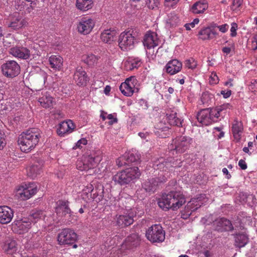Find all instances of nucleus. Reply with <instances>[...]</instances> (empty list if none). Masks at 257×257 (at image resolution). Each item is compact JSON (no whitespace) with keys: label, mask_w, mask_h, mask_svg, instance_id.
<instances>
[{"label":"nucleus","mask_w":257,"mask_h":257,"mask_svg":"<svg viewBox=\"0 0 257 257\" xmlns=\"http://www.w3.org/2000/svg\"><path fill=\"white\" fill-rule=\"evenodd\" d=\"M185 198L180 192L172 191L163 194L158 201L159 206L164 210L171 208L175 210L185 203Z\"/></svg>","instance_id":"1"},{"label":"nucleus","mask_w":257,"mask_h":257,"mask_svg":"<svg viewBox=\"0 0 257 257\" xmlns=\"http://www.w3.org/2000/svg\"><path fill=\"white\" fill-rule=\"evenodd\" d=\"M139 33L135 30L130 29L122 32L118 38V45L123 51H127L134 48L137 42Z\"/></svg>","instance_id":"2"},{"label":"nucleus","mask_w":257,"mask_h":257,"mask_svg":"<svg viewBox=\"0 0 257 257\" xmlns=\"http://www.w3.org/2000/svg\"><path fill=\"white\" fill-rule=\"evenodd\" d=\"M141 175L138 167L130 168L117 172L113 176L112 180L116 183L123 185L128 184L131 181L138 178Z\"/></svg>","instance_id":"3"},{"label":"nucleus","mask_w":257,"mask_h":257,"mask_svg":"<svg viewBox=\"0 0 257 257\" xmlns=\"http://www.w3.org/2000/svg\"><path fill=\"white\" fill-rule=\"evenodd\" d=\"M102 158L100 156H88L82 159L78 160L76 162L77 169L80 171H88L94 169L101 161Z\"/></svg>","instance_id":"4"},{"label":"nucleus","mask_w":257,"mask_h":257,"mask_svg":"<svg viewBox=\"0 0 257 257\" xmlns=\"http://www.w3.org/2000/svg\"><path fill=\"white\" fill-rule=\"evenodd\" d=\"M147 239L152 242H162L165 238V233L160 224H154L150 227L146 231Z\"/></svg>","instance_id":"5"},{"label":"nucleus","mask_w":257,"mask_h":257,"mask_svg":"<svg viewBox=\"0 0 257 257\" xmlns=\"http://www.w3.org/2000/svg\"><path fill=\"white\" fill-rule=\"evenodd\" d=\"M57 239L60 244H73L74 248L77 247V244H74L77 239V235L73 230L70 228L62 229L58 234Z\"/></svg>","instance_id":"6"},{"label":"nucleus","mask_w":257,"mask_h":257,"mask_svg":"<svg viewBox=\"0 0 257 257\" xmlns=\"http://www.w3.org/2000/svg\"><path fill=\"white\" fill-rule=\"evenodd\" d=\"M2 74L8 78H14L20 73V66L14 60L7 61L1 65Z\"/></svg>","instance_id":"7"},{"label":"nucleus","mask_w":257,"mask_h":257,"mask_svg":"<svg viewBox=\"0 0 257 257\" xmlns=\"http://www.w3.org/2000/svg\"><path fill=\"white\" fill-rule=\"evenodd\" d=\"M192 142V139L188 137L180 136L173 141L172 150H176L177 153H182L187 150Z\"/></svg>","instance_id":"8"},{"label":"nucleus","mask_w":257,"mask_h":257,"mask_svg":"<svg viewBox=\"0 0 257 257\" xmlns=\"http://www.w3.org/2000/svg\"><path fill=\"white\" fill-rule=\"evenodd\" d=\"M204 196V195H200L196 198H192L187 203L184 210L186 214H182V215L183 216V218H187L192 214V212L196 210L204 203L205 201H203V199H205Z\"/></svg>","instance_id":"9"},{"label":"nucleus","mask_w":257,"mask_h":257,"mask_svg":"<svg viewBox=\"0 0 257 257\" xmlns=\"http://www.w3.org/2000/svg\"><path fill=\"white\" fill-rule=\"evenodd\" d=\"M18 144L22 151L29 152L32 147V130L23 132L19 138Z\"/></svg>","instance_id":"10"},{"label":"nucleus","mask_w":257,"mask_h":257,"mask_svg":"<svg viewBox=\"0 0 257 257\" xmlns=\"http://www.w3.org/2000/svg\"><path fill=\"white\" fill-rule=\"evenodd\" d=\"M8 26L15 30H19L26 26L28 24L27 21L18 13H15L11 15L7 21Z\"/></svg>","instance_id":"11"},{"label":"nucleus","mask_w":257,"mask_h":257,"mask_svg":"<svg viewBox=\"0 0 257 257\" xmlns=\"http://www.w3.org/2000/svg\"><path fill=\"white\" fill-rule=\"evenodd\" d=\"M140 159V155L136 150L130 151L125 153L124 155L116 160V163L118 167H122L130 163L139 161Z\"/></svg>","instance_id":"12"},{"label":"nucleus","mask_w":257,"mask_h":257,"mask_svg":"<svg viewBox=\"0 0 257 257\" xmlns=\"http://www.w3.org/2000/svg\"><path fill=\"white\" fill-rule=\"evenodd\" d=\"M137 82V80L135 76L127 78L119 86L121 93L126 96H132L135 92Z\"/></svg>","instance_id":"13"},{"label":"nucleus","mask_w":257,"mask_h":257,"mask_svg":"<svg viewBox=\"0 0 257 257\" xmlns=\"http://www.w3.org/2000/svg\"><path fill=\"white\" fill-rule=\"evenodd\" d=\"M95 26L94 20L88 17H83L77 24L78 32L83 35L89 34Z\"/></svg>","instance_id":"14"},{"label":"nucleus","mask_w":257,"mask_h":257,"mask_svg":"<svg viewBox=\"0 0 257 257\" xmlns=\"http://www.w3.org/2000/svg\"><path fill=\"white\" fill-rule=\"evenodd\" d=\"M32 188L30 185H21L17 187L14 192V197L20 200H26L31 198Z\"/></svg>","instance_id":"15"},{"label":"nucleus","mask_w":257,"mask_h":257,"mask_svg":"<svg viewBox=\"0 0 257 257\" xmlns=\"http://www.w3.org/2000/svg\"><path fill=\"white\" fill-rule=\"evenodd\" d=\"M143 42L145 47L150 49L159 46L160 43V40L156 33L148 31L145 35Z\"/></svg>","instance_id":"16"},{"label":"nucleus","mask_w":257,"mask_h":257,"mask_svg":"<svg viewBox=\"0 0 257 257\" xmlns=\"http://www.w3.org/2000/svg\"><path fill=\"white\" fill-rule=\"evenodd\" d=\"M33 95L35 96L34 97L44 108H50L53 106L54 99L47 92L42 91L40 95V92L36 91V93L34 94Z\"/></svg>","instance_id":"17"},{"label":"nucleus","mask_w":257,"mask_h":257,"mask_svg":"<svg viewBox=\"0 0 257 257\" xmlns=\"http://www.w3.org/2000/svg\"><path fill=\"white\" fill-rule=\"evenodd\" d=\"M73 79L78 86H85L89 78L84 69L78 66L76 68L73 76Z\"/></svg>","instance_id":"18"},{"label":"nucleus","mask_w":257,"mask_h":257,"mask_svg":"<svg viewBox=\"0 0 257 257\" xmlns=\"http://www.w3.org/2000/svg\"><path fill=\"white\" fill-rule=\"evenodd\" d=\"M215 230L220 231H230L233 229V227L230 220L225 218H220L213 222Z\"/></svg>","instance_id":"19"},{"label":"nucleus","mask_w":257,"mask_h":257,"mask_svg":"<svg viewBox=\"0 0 257 257\" xmlns=\"http://www.w3.org/2000/svg\"><path fill=\"white\" fill-rule=\"evenodd\" d=\"M14 217V211L8 206H0V223H10Z\"/></svg>","instance_id":"20"},{"label":"nucleus","mask_w":257,"mask_h":257,"mask_svg":"<svg viewBox=\"0 0 257 257\" xmlns=\"http://www.w3.org/2000/svg\"><path fill=\"white\" fill-rule=\"evenodd\" d=\"M166 180V177L163 178L162 179H160L159 178H150L143 183L142 187L147 192H154L159 184L165 182Z\"/></svg>","instance_id":"21"},{"label":"nucleus","mask_w":257,"mask_h":257,"mask_svg":"<svg viewBox=\"0 0 257 257\" xmlns=\"http://www.w3.org/2000/svg\"><path fill=\"white\" fill-rule=\"evenodd\" d=\"M75 126L71 120L64 121L61 122L57 128V134L60 137H64L66 134L72 133Z\"/></svg>","instance_id":"22"},{"label":"nucleus","mask_w":257,"mask_h":257,"mask_svg":"<svg viewBox=\"0 0 257 257\" xmlns=\"http://www.w3.org/2000/svg\"><path fill=\"white\" fill-rule=\"evenodd\" d=\"M136 212L133 209L128 214L119 215L117 218V223L118 226L123 227L129 226L133 224L134 220V217L136 215Z\"/></svg>","instance_id":"23"},{"label":"nucleus","mask_w":257,"mask_h":257,"mask_svg":"<svg viewBox=\"0 0 257 257\" xmlns=\"http://www.w3.org/2000/svg\"><path fill=\"white\" fill-rule=\"evenodd\" d=\"M3 250L8 254H13L18 250V245L16 241L10 237L5 238L2 246Z\"/></svg>","instance_id":"24"},{"label":"nucleus","mask_w":257,"mask_h":257,"mask_svg":"<svg viewBox=\"0 0 257 257\" xmlns=\"http://www.w3.org/2000/svg\"><path fill=\"white\" fill-rule=\"evenodd\" d=\"M182 63L177 59H173L169 61L165 66V69L167 73L174 75L181 71Z\"/></svg>","instance_id":"25"},{"label":"nucleus","mask_w":257,"mask_h":257,"mask_svg":"<svg viewBox=\"0 0 257 257\" xmlns=\"http://www.w3.org/2000/svg\"><path fill=\"white\" fill-rule=\"evenodd\" d=\"M197 119L202 125H208L212 123L213 119L210 115V109L207 108L201 110L198 113Z\"/></svg>","instance_id":"26"},{"label":"nucleus","mask_w":257,"mask_h":257,"mask_svg":"<svg viewBox=\"0 0 257 257\" xmlns=\"http://www.w3.org/2000/svg\"><path fill=\"white\" fill-rule=\"evenodd\" d=\"M10 53L19 58L27 59L30 57V51L24 47H15L10 50Z\"/></svg>","instance_id":"27"},{"label":"nucleus","mask_w":257,"mask_h":257,"mask_svg":"<svg viewBox=\"0 0 257 257\" xmlns=\"http://www.w3.org/2000/svg\"><path fill=\"white\" fill-rule=\"evenodd\" d=\"M217 32L210 27H206L201 29L198 32V37L202 40L212 39L216 35Z\"/></svg>","instance_id":"28"},{"label":"nucleus","mask_w":257,"mask_h":257,"mask_svg":"<svg viewBox=\"0 0 257 257\" xmlns=\"http://www.w3.org/2000/svg\"><path fill=\"white\" fill-rule=\"evenodd\" d=\"M249 241L248 235L244 233H236L234 235V246L241 248L245 246Z\"/></svg>","instance_id":"29"},{"label":"nucleus","mask_w":257,"mask_h":257,"mask_svg":"<svg viewBox=\"0 0 257 257\" xmlns=\"http://www.w3.org/2000/svg\"><path fill=\"white\" fill-rule=\"evenodd\" d=\"M208 4L206 0H201L194 3L191 8V11L194 14H203L208 9Z\"/></svg>","instance_id":"30"},{"label":"nucleus","mask_w":257,"mask_h":257,"mask_svg":"<svg viewBox=\"0 0 257 257\" xmlns=\"http://www.w3.org/2000/svg\"><path fill=\"white\" fill-rule=\"evenodd\" d=\"M116 32L114 30L107 29L104 30L101 34L100 39L105 43L111 44L116 37Z\"/></svg>","instance_id":"31"},{"label":"nucleus","mask_w":257,"mask_h":257,"mask_svg":"<svg viewBox=\"0 0 257 257\" xmlns=\"http://www.w3.org/2000/svg\"><path fill=\"white\" fill-rule=\"evenodd\" d=\"M243 124L241 121L235 120L232 125V132L235 139L239 141L243 131Z\"/></svg>","instance_id":"32"},{"label":"nucleus","mask_w":257,"mask_h":257,"mask_svg":"<svg viewBox=\"0 0 257 257\" xmlns=\"http://www.w3.org/2000/svg\"><path fill=\"white\" fill-rule=\"evenodd\" d=\"M49 61L51 68L60 70L62 67L63 60L59 55H52L49 57Z\"/></svg>","instance_id":"33"},{"label":"nucleus","mask_w":257,"mask_h":257,"mask_svg":"<svg viewBox=\"0 0 257 257\" xmlns=\"http://www.w3.org/2000/svg\"><path fill=\"white\" fill-rule=\"evenodd\" d=\"M76 5L79 10L86 11L92 8L93 1L92 0H77Z\"/></svg>","instance_id":"34"},{"label":"nucleus","mask_w":257,"mask_h":257,"mask_svg":"<svg viewBox=\"0 0 257 257\" xmlns=\"http://www.w3.org/2000/svg\"><path fill=\"white\" fill-rule=\"evenodd\" d=\"M173 166L171 164V162H168L163 158H161L159 160L158 163L156 162V169L160 170L162 171L168 172L170 170V166Z\"/></svg>","instance_id":"35"},{"label":"nucleus","mask_w":257,"mask_h":257,"mask_svg":"<svg viewBox=\"0 0 257 257\" xmlns=\"http://www.w3.org/2000/svg\"><path fill=\"white\" fill-rule=\"evenodd\" d=\"M82 60L88 65L93 66L97 62L98 58L92 54H89L83 55Z\"/></svg>","instance_id":"36"},{"label":"nucleus","mask_w":257,"mask_h":257,"mask_svg":"<svg viewBox=\"0 0 257 257\" xmlns=\"http://www.w3.org/2000/svg\"><path fill=\"white\" fill-rule=\"evenodd\" d=\"M139 242L138 236L137 234H134L128 236L125 241V245L128 248H131L133 246H136L138 245Z\"/></svg>","instance_id":"37"},{"label":"nucleus","mask_w":257,"mask_h":257,"mask_svg":"<svg viewBox=\"0 0 257 257\" xmlns=\"http://www.w3.org/2000/svg\"><path fill=\"white\" fill-rule=\"evenodd\" d=\"M142 64V62L141 60L139 58H136L127 61L125 64V67L127 69L132 70L134 69L139 68L141 66Z\"/></svg>","instance_id":"38"},{"label":"nucleus","mask_w":257,"mask_h":257,"mask_svg":"<svg viewBox=\"0 0 257 257\" xmlns=\"http://www.w3.org/2000/svg\"><path fill=\"white\" fill-rule=\"evenodd\" d=\"M176 114V113L170 114L168 116L169 122L171 125L182 126L183 120L177 117Z\"/></svg>","instance_id":"39"},{"label":"nucleus","mask_w":257,"mask_h":257,"mask_svg":"<svg viewBox=\"0 0 257 257\" xmlns=\"http://www.w3.org/2000/svg\"><path fill=\"white\" fill-rule=\"evenodd\" d=\"M179 22V17L175 12L170 13L168 15L167 23L174 25Z\"/></svg>","instance_id":"40"},{"label":"nucleus","mask_w":257,"mask_h":257,"mask_svg":"<svg viewBox=\"0 0 257 257\" xmlns=\"http://www.w3.org/2000/svg\"><path fill=\"white\" fill-rule=\"evenodd\" d=\"M41 52H43V50L40 45L37 43L33 44V59L38 57V59L36 60H39L41 56Z\"/></svg>","instance_id":"41"},{"label":"nucleus","mask_w":257,"mask_h":257,"mask_svg":"<svg viewBox=\"0 0 257 257\" xmlns=\"http://www.w3.org/2000/svg\"><path fill=\"white\" fill-rule=\"evenodd\" d=\"M20 229L22 230L21 233H24L28 232L31 228V222L30 221H22L21 222L19 226Z\"/></svg>","instance_id":"42"},{"label":"nucleus","mask_w":257,"mask_h":257,"mask_svg":"<svg viewBox=\"0 0 257 257\" xmlns=\"http://www.w3.org/2000/svg\"><path fill=\"white\" fill-rule=\"evenodd\" d=\"M45 216L44 212L42 210L37 211L33 213V224L39 221H42Z\"/></svg>","instance_id":"43"},{"label":"nucleus","mask_w":257,"mask_h":257,"mask_svg":"<svg viewBox=\"0 0 257 257\" xmlns=\"http://www.w3.org/2000/svg\"><path fill=\"white\" fill-rule=\"evenodd\" d=\"M197 62L193 58H190L185 62V65L189 69H193L197 66Z\"/></svg>","instance_id":"44"},{"label":"nucleus","mask_w":257,"mask_h":257,"mask_svg":"<svg viewBox=\"0 0 257 257\" xmlns=\"http://www.w3.org/2000/svg\"><path fill=\"white\" fill-rule=\"evenodd\" d=\"M218 110L217 108L210 110V115L211 118H212L213 119L212 122L216 121L218 117L220 116V113L221 112Z\"/></svg>","instance_id":"45"},{"label":"nucleus","mask_w":257,"mask_h":257,"mask_svg":"<svg viewBox=\"0 0 257 257\" xmlns=\"http://www.w3.org/2000/svg\"><path fill=\"white\" fill-rule=\"evenodd\" d=\"M69 202L65 200H59L57 202L58 206L56 207L57 212L60 211L61 209L67 207L68 206Z\"/></svg>","instance_id":"46"},{"label":"nucleus","mask_w":257,"mask_h":257,"mask_svg":"<svg viewBox=\"0 0 257 257\" xmlns=\"http://www.w3.org/2000/svg\"><path fill=\"white\" fill-rule=\"evenodd\" d=\"M37 161V164H33V173L35 171V169H34V167H36L37 170L36 173V174H39L40 171L41 169L42 168V167L43 165V162L42 160L41 159H37L36 160H35V162Z\"/></svg>","instance_id":"47"},{"label":"nucleus","mask_w":257,"mask_h":257,"mask_svg":"<svg viewBox=\"0 0 257 257\" xmlns=\"http://www.w3.org/2000/svg\"><path fill=\"white\" fill-rule=\"evenodd\" d=\"M238 29V25L236 23H231V27L230 28V36L234 37L237 35L236 31Z\"/></svg>","instance_id":"48"},{"label":"nucleus","mask_w":257,"mask_h":257,"mask_svg":"<svg viewBox=\"0 0 257 257\" xmlns=\"http://www.w3.org/2000/svg\"><path fill=\"white\" fill-rule=\"evenodd\" d=\"M168 162H171V164L173 165L170 166V170H171L172 168L180 167L182 166L181 162L180 161H178V160H175L173 158L168 159Z\"/></svg>","instance_id":"49"},{"label":"nucleus","mask_w":257,"mask_h":257,"mask_svg":"<svg viewBox=\"0 0 257 257\" xmlns=\"http://www.w3.org/2000/svg\"><path fill=\"white\" fill-rule=\"evenodd\" d=\"M214 27L215 28H217V29H218L219 31L221 32L222 33H226L228 31V30L229 29V26L227 24H224L222 25H215L214 26Z\"/></svg>","instance_id":"50"},{"label":"nucleus","mask_w":257,"mask_h":257,"mask_svg":"<svg viewBox=\"0 0 257 257\" xmlns=\"http://www.w3.org/2000/svg\"><path fill=\"white\" fill-rule=\"evenodd\" d=\"M138 104L139 107L142 109H147L148 108V102L144 99H141L139 100Z\"/></svg>","instance_id":"51"},{"label":"nucleus","mask_w":257,"mask_h":257,"mask_svg":"<svg viewBox=\"0 0 257 257\" xmlns=\"http://www.w3.org/2000/svg\"><path fill=\"white\" fill-rule=\"evenodd\" d=\"M231 107L232 106L229 103H224L216 107V108H217V110H218V111L222 112L227 109H230Z\"/></svg>","instance_id":"52"},{"label":"nucleus","mask_w":257,"mask_h":257,"mask_svg":"<svg viewBox=\"0 0 257 257\" xmlns=\"http://www.w3.org/2000/svg\"><path fill=\"white\" fill-rule=\"evenodd\" d=\"M6 144L5 135L0 131V150H2Z\"/></svg>","instance_id":"53"},{"label":"nucleus","mask_w":257,"mask_h":257,"mask_svg":"<svg viewBox=\"0 0 257 257\" xmlns=\"http://www.w3.org/2000/svg\"><path fill=\"white\" fill-rule=\"evenodd\" d=\"M242 0H233L232 2V9L235 10L242 5Z\"/></svg>","instance_id":"54"},{"label":"nucleus","mask_w":257,"mask_h":257,"mask_svg":"<svg viewBox=\"0 0 257 257\" xmlns=\"http://www.w3.org/2000/svg\"><path fill=\"white\" fill-rule=\"evenodd\" d=\"M107 118L109 120L108 121L109 125H112L117 121V118L112 114H108L107 115Z\"/></svg>","instance_id":"55"},{"label":"nucleus","mask_w":257,"mask_h":257,"mask_svg":"<svg viewBox=\"0 0 257 257\" xmlns=\"http://www.w3.org/2000/svg\"><path fill=\"white\" fill-rule=\"evenodd\" d=\"M26 2L30 3V4H32V0H16L15 3L18 4L19 6H21L22 8L26 6Z\"/></svg>","instance_id":"56"},{"label":"nucleus","mask_w":257,"mask_h":257,"mask_svg":"<svg viewBox=\"0 0 257 257\" xmlns=\"http://www.w3.org/2000/svg\"><path fill=\"white\" fill-rule=\"evenodd\" d=\"M210 98V95L207 93H204L201 98L202 102L203 104L209 103V99Z\"/></svg>","instance_id":"57"},{"label":"nucleus","mask_w":257,"mask_h":257,"mask_svg":"<svg viewBox=\"0 0 257 257\" xmlns=\"http://www.w3.org/2000/svg\"><path fill=\"white\" fill-rule=\"evenodd\" d=\"M251 49L252 50H257V34L253 36L251 41Z\"/></svg>","instance_id":"58"},{"label":"nucleus","mask_w":257,"mask_h":257,"mask_svg":"<svg viewBox=\"0 0 257 257\" xmlns=\"http://www.w3.org/2000/svg\"><path fill=\"white\" fill-rule=\"evenodd\" d=\"M87 141L85 139H81L79 140L76 144V148H82L81 145H85L87 144Z\"/></svg>","instance_id":"59"},{"label":"nucleus","mask_w":257,"mask_h":257,"mask_svg":"<svg viewBox=\"0 0 257 257\" xmlns=\"http://www.w3.org/2000/svg\"><path fill=\"white\" fill-rule=\"evenodd\" d=\"M165 5L168 7H173L176 5L179 0H165Z\"/></svg>","instance_id":"60"},{"label":"nucleus","mask_w":257,"mask_h":257,"mask_svg":"<svg viewBox=\"0 0 257 257\" xmlns=\"http://www.w3.org/2000/svg\"><path fill=\"white\" fill-rule=\"evenodd\" d=\"M249 87L252 91H256L257 90V80L252 79L250 81V84H249Z\"/></svg>","instance_id":"61"},{"label":"nucleus","mask_w":257,"mask_h":257,"mask_svg":"<svg viewBox=\"0 0 257 257\" xmlns=\"http://www.w3.org/2000/svg\"><path fill=\"white\" fill-rule=\"evenodd\" d=\"M238 166L242 170H245L247 168V165L244 160L241 159L238 162Z\"/></svg>","instance_id":"62"},{"label":"nucleus","mask_w":257,"mask_h":257,"mask_svg":"<svg viewBox=\"0 0 257 257\" xmlns=\"http://www.w3.org/2000/svg\"><path fill=\"white\" fill-rule=\"evenodd\" d=\"M231 90H229L227 91H225L224 90H222L221 91V94L223 95L224 98H228L230 95H231Z\"/></svg>","instance_id":"63"},{"label":"nucleus","mask_w":257,"mask_h":257,"mask_svg":"<svg viewBox=\"0 0 257 257\" xmlns=\"http://www.w3.org/2000/svg\"><path fill=\"white\" fill-rule=\"evenodd\" d=\"M60 211H62V213L64 214V215H66L67 214H70L71 212V209H70L68 206L63 208V209H61Z\"/></svg>","instance_id":"64"}]
</instances>
